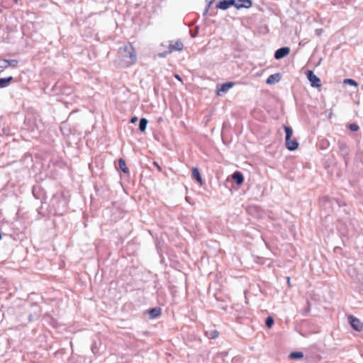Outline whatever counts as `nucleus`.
<instances>
[{"mask_svg": "<svg viewBox=\"0 0 363 363\" xmlns=\"http://www.w3.org/2000/svg\"><path fill=\"white\" fill-rule=\"evenodd\" d=\"M1 238V233H0V239Z\"/></svg>", "mask_w": 363, "mask_h": 363, "instance_id": "72a5a7b5", "label": "nucleus"}, {"mask_svg": "<svg viewBox=\"0 0 363 363\" xmlns=\"http://www.w3.org/2000/svg\"><path fill=\"white\" fill-rule=\"evenodd\" d=\"M348 322L354 330L357 331H362L363 330V323L357 318L352 315H349Z\"/></svg>", "mask_w": 363, "mask_h": 363, "instance_id": "f03ea898", "label": "nucleus"}, {"mask_svg": "<svg viewBox=\"0 0 363 363\" xmlns=\"http://www.w3.org/2000/svg\"><path fill=\"white\" fill-rule=\"evenodd\" d=\"M227 353H220L219 355L217 356V358L220 355V356H223V355H226Z\"/></svg>", "mask_w": 363, "mask_h": 363, "instance_id": "7c9ffc66", "label": "nucleus"}, {"mask_svg": "<svg viewBox=\"0 0 363 363\" xmlns=\"http://www.w3.org/2000/svg\"><path fill=\"white\" fill-rule=\"evenodd\" d=\"M234 85L233 82H229L224 84H222L220 86V88L217 90V94L221 95L223 93H225L228 91L230 88H232Z\"/></svg>", "mask_w": 363, "mask_h": 363, "instance_id": "423d86ee", "label": "nucleus"}, {"mask_svg": "<svg viewBox=\"0 0 363 363\" xmlns=\"http://www.w3.org/2000/svg\"><path fill=\"white\" fill-rule=\"evenodd\" d=\"M7 60H0V69H4L7 68Z\"/></svg>", "mask_w": 363, "mask_h": 363, "instance_id": "393cba45", "label": "nucleus"}, {"mask_svg": "<svg viewBox=\"0 0 363 363\" xmlns=\"http://www.w3.org/2000/svg\"><path fill=\"white\" fill-rule=\"evenodd\" d=\"M184 45L181 41H177L174 44H170L169 46L168 52H172L174 50L181 51L183 49Z\"/></svg>", "mask_w": 363, "mask_h": 363, "instance_id": "1a4fd4ad", "label": "nucleus"}, {"mask_svg": "<svg viewBox=\"0 0 363 363\" xmlns=\"http://www.w3.org/2000/svg\"><path fill=\"white\" fill-rule=\"evenodd\" d=\"M230 6H235L237 9L240 8H250L252 6L251 0H238L236 2L235 0H228Z\"/></svg>", "mask_w": 363, "mask_h": 363, "instance_id": "20e7f679", "label": "nucleus"}, {"mask_svg": "<svg viewBox=\"0 0 363 363\" xmlns=\"http://www.w3.org/2000/svg\"><path fill=\"white\" fill-rule=\"evenodd\" d=\"M174 77H175V78H176L177 79H178L179 81L182 82V78L179 77V75H178V74H175V76H174Z\"/></svg>", "mask_w": 363, "mask_h": 363, "instance_id": "bb28decb", "label": "nucleus"}, {"mask_svg": "<svg viewBox=\"0 0 363 363\" xmlns=\"http://www.w3.org/2000/svg\"><path fill=\"white\" fill-rule=\"evenodd\" d=\"M171 52H168V51H165L163 52H160L158 54V56L160 57H165L168 54H170Z\"/></svg>", "mask_w": 363, "mask_h": 363, "instance_id": "a878e982", "label": "nucleus"}, {"mask_svg": "<svg viewBox=\"0 0 363 363\" xmlns=\"http://www.w3.org/2000/svg\"><path fill=\"white\" fill-rule=\"evenodd\" d=\"M232 178L235 182V183L238 185L243 183L244 177H243L242 174L240 172H238V171L235 172L232 174Z\"/></svg>", "mask_w": 363, "mask_h": 363, "instance_id": "9b49d317", "label": "nucleus"}, {"mask_svg": "<svg viewBox=\"0 0 363 363\" xmlns=\"http://www.w3.org/2000/svg\"><path fill=\"white\" fill-rule=\"evenodd\" d=\"M216 7L221 10H225L230 7V4L228 0H223L216 5Z\"/></svg>", "mask_w": 363, "mask_h": 363, "instance_id": "2eb2a0df", "label": "nucleus"}, {"mask_svg": "<svg viewBox=\"0 0 363 363\" xmlns=\"http://www.w3.org/2000/svg\"><path fill=\"white\" fill-rule=\"evenodd\" d=\"M206 335L209 338L216 339V337H218L219 333L216 330H213L206 332Z\"/></svg>", "mask_w": 363, "mask_h": 363, "instance_id": "6ab92c4d", "label": "nucleus"}, {"mask_svg": "<svg viewBox=\"0 0 363 363\" xmlns=\"http://www.w3.org/2000/svg\"><path fill=\"white\" fill-rule=\"evenodd\" d=\"M197 33H198V31L196 30V32H194V33L191 34V36L193 38H195L197 35Z\"/></svg>", "mask_w": 363, "mask_h": 363, "instance_id": "c85d7f7f", "label": "nucleus"}, {"mask_svg": "<svg viewBox=\"0 0 363 363\" xmlns=\"http://www.w3.org/2000/svg\"><path fill=\"white\" fill-rule=\"evenodd\" d=\"M18 61L16 60H7V66L8 67H15L17 66L18 65Z\"/></svg>", "mask_w": 363, "mask_h": 363, "instance_id": "4be33fe9", "label": "nucleus"}, {"mask_svg": "<svg viewBox=\"0 0 363 363\" xmlns=\"http://www.w3.org/2000/svg\"><path fill=\"white\" fill-rule=\"evenodd\" d=\"M118 167L124 173H128V169L126 167L125 161L123 159H122V158H120L119 160H118Z\"/></svg>", "mask_w": 363, "mask_h": 363, "instance_id": "dca6fc26", "label": "nucleus"}, {"mask_svg": "<svg viewBox=\"0 0 363 363\" xmlns=\"http://www.w3.org/2000/svg\"><path fill=\"white\" fill-rule=\"evenodd\" d=\"M289 357L291 359H299L303 357V353L301 352H293L289 354Z\"/></svg>", "mask_w": 363, "mask_h": 363, "instance_id": "4468645a", "label": "nucleus"}, {"mask_svg": "<svg viewBox=\"0 0 363 363\" xmlns=\"http://www.w3.org/2000/svg\"><path fill=\"white\" fill-rule=\"evenodd\" d=\"M281 79V75L279 73L273 74L269 76L267 79V84H274L275 83L279 82Z\"/></svg>", "mask_w": 363, "mask_h": 363, "instance_id": "0eeeda50", "label": "nucleus"}, {"mask_svg": "<svg viewBox=\"0 0 363 363\" xmlns=\"http://www.w3.org/2000/svg\"><path fill=\"white\" fill-rule=\"evenodd\" d=\"M13 80V77L1 78L0 79V88L2 89V88L9 86Z\"/></svg>", "mask_w": 363, "mask_h": 363, "instance_id": "f8f14e48", "label": "nucleus"}, {"mask_svg": "<svg viewBox=\"0 0 363 363\" xmlns=\"http://www.w3.org/2000/svg\"><path fill=\"white\" fill-rule=\"evenodd\" d=\"M274 319L271 316H269L266 318L265 320V324H266V326L269 328H272V325H274Z\"/></svg>", "mask_w": 363, "mask_h": 363, "instance_id": "aec40b11", "label": "nucleus"}, {"mask_svg": "<svg viewBox=\"0 0 363 363\" xmlns=\"http://www.w3.org/2000/svg\"><path fill=\"white\" fill-rule=\"evenodd\" d=\"M344 84H350V85L357 86V83L352 79H345L344 80Z\"/></svg>", "mask_w": 363, "mask_h": 363, "instance_id": "5701e85b", "label": "nucleus"}, {"mask_svg": "<svg viewBox=\"0 0 363 363\" xmlns=\"http://www.w3.org/2000/svg\"><path fill=\"white\" fill-rule=\"evenodd\" d=\"M214 1L215 0H206L207 4H206V9L203 12L204 15H206L208 13L209 9L211 8V6L212 4L214 2Z\"/></svg>", "mask_w": 363, "mask_h": 363, "instance_id": "412c9836", "label": "nucleus"}, {"mask_svg": "<svg viewBox=\"0 0 363 363\" xmlns=\"http://www.w3.org/2000/svg\"><path fill=\"white\" fill-rule=\"evenodd\" d=\"M13 1L16 4L18 2V0H13Z\"/></svg>", "mask_w": 363, "mask_h": 363, "instance_id": "473e14b6", "label": "nucleus"}, {"mask_svg": "<svg viewBox=\"0 0 363 363\" xmlns=\"http://www.w3.org/2000/svg\"><path fill=\"white\" fill-rule=\"evenodd\" d=\"M149 315L151 318H155L161 315V309L160 308H153L149 311Z\"/></svg>", "mask_w": 363, "mask_h": 363, "instance_id": "ddd939ff", "label": "nucleus"}, {"mask_svg": "<svg viewBox=\"0 0 363 363\" xmlns=\"http://www.w3.org/2000/svg\"><path fill=\"white\" fill-rule=\"evenodd\" d=\"M136 60L137 55L130 43H128L118 49L116 61L121 67H125L132 65Z\"/></svg>", "mask_w": 363, "mask_h": 363, "instance_id": "f257e3e1", "label": "nucleus"}, {"mask_svg": "<svg viewBox=\"0 0 363 363\" xmlns=\"http://www.w3.org/2000/svg\"><path fill=\"white\" fill-rule=\"evenodd\" d=\"M287 279H288L287 282L289 283V280H290L289 277H287Z\"/></svg>", "mask_w": 363, "mask_h": 363, "instance_id": "2f4dec72", "label": "nucleus"}, {"mask_svg": "<svg viewBox=\"0 0 363 363\" xmlns=\"http://www.w3.org/2000/svg\"><path fill=\"white\" fill-rule=\"evenodd\" d=\"M306 76L308 79L311 82V85L313 87H320L321 86L320 79L315 74H314L313 71L308 70L306 72Z\"/></svg>", "mask_w": 363, "mask_h": 363, "instance_id": "7ed1b4c3", "label": "nucleus"}, {"mask_svg": "<svg viewBox=\"0 0 363 363\" xmlns=\"http://www.w3.org/2000/svg\"><path fill=\"white\" fill-rule=\"evenodd\" d=\"M285 145L286 147L290 151H294L296 150L298 147V143L296 139L291 140V138H289L288 141L285 140Z\"/></svg>", "mask_w": 363, "mask_h": 363, "instance_id": "6e6552de", "label": "nucleus"}, {"mask_svg": "<svg viewBox=\"0 0 363 363\" xmlns=\"http://www.w3.org/2000/svg\"><path fill=\"white\" fill-rule=\"evenodd\" d=\"M362 89H363V83H362Z\"/></svg>", "mask_w": 363, "mask_h": 363, "instance_id": "f704fd0d", "label": "nucleus"}, {"mask_svg": "<svg viewBox=\"0 0 363 363\" xmlns=\"http://www.w3.org/2000/svg\"><path fill=\"white\" fill-rule=\"evenodd\" d=\"M147 122V120L145 118H143L140 120L139 129L140 131L143 132L146 130Z\"/></svg>", "mask_w": 363, "mask_h": 363, "instance_id": "a211bd4d", "label": "nucleus"}, {"mask_svg": "<svg viewBox=\"0 0 363 363\" xmlns=\"http://www.w3.org/2000/svg\"><path fill=\"white\" fill-rule=\"evenodd\" d=\"M349 128L351 131H357L359 128V125L356 123H351L349 125Z\"/></svg>", "mask_w": 363, "mask_h": 363, "instance_id": "b1692460", "label": "nucleus"}, {"mask_svg": "<svg viewBox=\"0 0 363 363\" xmlns=\"http://www.w3.org/2000/svg\"><path fill=\"white\" fill-rule=\"evenodd\" d=\"M284 129L285 133H286L285 140L288 141L289 140V138H291L292 135H293V130H292V128L291 127L286 126V125L284 126Z\"/></svg>", "mask_w": 363, "mask_h": 363, "instance_id": "f3484780", "label": "nucleus"}, {"mask_svg": "<svg viewBox=\"0 0 363 363\" xmlns=\"http://www.w3.org/2000/svg\"><path fill=\"white\" fill-rule=\"evenodd\" d=\"M154 164H155L156 167H157V168H158L160 170L161 169L160 167L157 164V162H154Z\"/></svg>", "mask_w": 363, "mask_h": 363, "instance_id": "c756f323", "label": "nucleus"}, {"mask_svg": "<svg viewBox=\"0 0 363 363\" xmlns=\"http://www.w3.org/2000/svg\"><path fill=\"white\" fill-rule=\"evenodd\" d=\"M136 121H137V118L136 117H133L130 120L131 123H135Z\"/></svg>", "mask_w": 363, "mask_h": 363, "instance_id": "cd10ccee", "label": "nucleus"}, {"mask_svg": "<svg viewBox=\"0 0 363 363\" xmlns=\"http://www.w3.org/2000/svg\"><path fill=\"white\" fill-rule=\"evenodd\" d=\"M290 52V48L289 47H282L279 48L275 51L274 58L276 60H280L286 55H288Z\"/></svg>", "mask_w": 363, "mask_h": 363, "instance_id": "39448f33", "label": "nucleus"}, {"mask_svg": "<svg viewBox=\"0 0 363 363\" xmlns=\"http://www.w3.org/2000/svg\"><path fill=\"white\" fill-rule=\"evenodd\" d=\"M191 177H192V179L196 180L200 184H203L201 176L199 170L197 167L192 168Z\"/></svg>", "mask_w": 363, "mask_h": 363, "instance_id": "9d476101", "label": "nucleus"}]
</instances>
